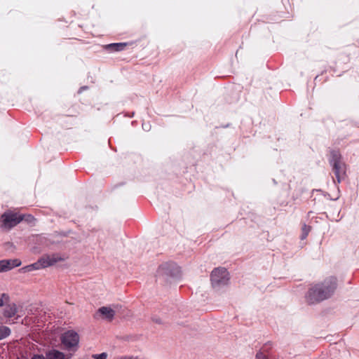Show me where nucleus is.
Instances as JSON below:
<instances>
[{"label": "nucleus", "mask_w": 359, "mask_h": 359, "mask_svg": "<svg viewBox=\"0 0 359 359\" xmlns=\"http://www.w3.org/2000/svg\"><path fill=\"white\" fill-rule=\"evenodd\" d=\"M256 359H276L273 358H269L264 353L259 351L256 354Z\"/></svg>", "instance_id": "17"}, {"label": "nucleus", "mask_w": 359, "mask_h": 359, "mask_svg": "<svg viewBox=\"0 0 359 359\" xmlns=\"http://www.w3.org/2000/svg\"><path fill=\"white\" fill-rule=\"evenodd\" d=\"M126 45L127 44L126 43H111L108 45V48L112 49L114 51H120L123 50Z\"/></svg>", "instance_id": "13"}, {"label": "nucleus", "mask_w": 359, "mask_h": 359, "mask_svg": "<svg viewBox=\"0 0 359 359\" xmlns=\"http://www.w3.org/2000/svg\"><path fill=\"white\" fill-rule=\"evenodd\" d=\"M333 169L338 182H340L345 175V165L339 159H335L333 163Z\"/></svg>", "instance_id": "9"}, {"label": "nucleus", "mask_w": 359, "mask_h": 359, "mask_svg": "<svg viewBox=\"0 0 359 359\" xmlns=\"http://www.w3.org/2000/svg\"><path fill=\"white\" fill-rule=\"evenodd\" d=\"M17 313V307L16 305L13 304L8 305L5 311H4V316L8 318H11L12 316H14Z\"/></svg>", "instance_id": "11"}, {"label": "nucleus", "mask_w": 359, "mask_h": 359, "mask_svg": "<svg viewBox=\"0 0 359 359\" xmlns=\"http://www.w3.org/2000/svg\"><path fill=\"white\" fill-rule=\"evenodd\" d=\"M158 273L163 276H176L180 273V268L175 264L165 263L159 267Z\"/></svg>", "instance_id": "5"}, {"label": "nucleus", "mask_w": 359, "mask_h": 359, "mask_svg": "<svg viewBox=\"0 0 359 359\" xmlns=\"http://www.w3.org/2000/svg\"><path fill=\"white\" fill-rule=\"evenodd\" d=\"M79 337L74 331H68L62 337V342L67 348L76 347L79 344Z\"/></svg>", "instance_id": "4"}, {"label": "nucleus", "mask_w": 359, "mask_h": 359, "mask_svg": "<svg viewBox=\"0 0 359 359\" xmlns=\"http://www.w3.org/2000/svg\"><path fill=\"white\" fill-rule=\"evenodd\" d=\"M304 231H306V234L308 233L309 229H307L306 226H305L304 228Z\"/></svg>", "instance_id": "19"}, {"label": "nucleus", "mask_w": 359, "mask_h": 359, "mask_svg": "<svg viewBox=\"0 0 359 359\" xmlns=\"http://www.w3.org/2000/svg\"><path fill=\"white\" fill-rule=\"evenodd\" d=\"M22 220L20 215L11 212H6L1 216L2 226L6 229H11Z\"/></svg>", "instance_id": "3"}, {"label": "nucleus", "mask_w": 359, "mask_h": 359, "mask_svg": "<svg viewBox=\"0 0 359 359\" xmlns=\"http://www.w3.org/2000/svg\"><path fill=\"white\" fill-rule=\"evenodd\" d=\"M62 260V258L57 255H46L38 260L41 269L50 266Z\"/></svg>", "instance_id": "6"}, {"label": "nucleus", "mask_w": 359, "mask_h": 359, "mask_svg": "<svg viewBox=\"0 0 359 359\" xmlns=\"http://www.w3.org/2000/svg\"><path fill=\"white\" fill-rule=\"evenodd\" d=\"M32 359H46V358H44L43 355H35Z\"/></svg>", "instance_id": "18"}, {"label": "nucleus", "mask_w": 359, "mask_h": 359, "mask_svg": "<svg viewBox=\"0 0 359 359\" xmlns=\"http://www.w3.org/2000/svg\"><path fill=\"white\" fill-rule=\"evenodd\" d=\"M10 330L4 326L0 327V340L10 334Z\"/></svg>", "instance_id": "14"}, {"label": "nucleus", "mask_w": 359, "mask_h": 359, "mask_svg": "<svg viewBox=\"0 0 359 359\" xmlns=\"http://www.w3.org/2000/svg\"><path fill=\"white\" fill-rule=\"evenodd\" d=\"M210 280L212 286L216 290H219L229 284V274L225 268L218 267L212 271Z\"/></svg>", "instance_id": "2"}, {"label": "nucleus", "mask_w": 359, "mask_h": 359, "mask_svg": "<svg viewBox=\"0 0 359 359\" xmlns=\"http://www.w3.org/2000/svg\"><path fill=\"white\" fill-rule=\"evenodd\" d=\"M8 301V297L4 293L0 294V306H3Z\"/></svg>", "instance_id": "16"}, {"label": "nucleus", "mask_w": 359, "mask_h": 359, "mask_svg": "<svg viewBox=\"0 0 359 359\" xmlns=\"http://www.w3.org/2000/svg\"><path fill=\"white\" fill-rule=\"evenodd\" d=\"M46 359H65V356L59 351L51 350L46 353Z\"/></svg>", "instance_id": "10"}, {"label": "nucleus", "mask_w": 359, "mask_h": 359, "mask_svg": "<svg viewBox=\"0 0 359 359\" xmlns=\"http://www.w3.org/2000/svg\"><path fill=\"white\" fill-rule=\"evenodd\" d=\"M91 358H93V359H107V353H102L100 354H93V355H92Z\"/></svg>", "instance_id": "15"}, {"label": "nucleus", "mask_w": 359, "mask_h": 359, "mask_svg": "<svg viewBox=\"0 0 359 359\" xmlns=\"http://www.w3.org/2000/svg\"><path fill=\"white\" fill-rule=\"evenodd\" d=\"M336 285V279L331 278L326 280L322 285L314 286L307 294L308 302L313 304L330 297L333 294Z\"/></svg>", "instance_id": "1"}, {"label": "nucleus", "mask_w": 359, "mask_h": 359, "mask_svg": "<svg viewBox=\"0 0 359 359\" xmlns=\"http://www.w3.org/2000/svg\"><path fill=\"white\" fill-rule=\"evenodd\" d=\"M114 315L115 311L111 307L108 306H102L100 308L96 313V316L97 317H100L102 319L108 320H112Z\"/></svg>", "instance_id": "8"}, {"label": "nucleus", "mask_w": 359, "mask_h": 359, "mask_svg": "<svg viewBox=\"0 0 359 359\" xmlns=\"http://www.w3.org/2000/svg\"><path fill=\"white\" fill-rule=\"evenodd\" d=\"M21 262L18 259H4L0 261V273L9 271L14 267L20 266Z\"/></svg>", "instance_id": "7"}, {"label": "nucleus", "mask_w": 359, "mask_h": 359, "mask_svg": "<svg viewBox=\"0 0 359 359\" xmlns=\"http://www.w3.org/2000/svg\"><path fill=\"white\" fill-rule=\"evenodd\" d=\"M39 269H41V267H40V265L38 262V261L34 264H29L28 266H26L23 268L21 269V271L22 272H30V271H34V270H39Z\"/></svg>", "instance_id": "12"}]
</instances>
